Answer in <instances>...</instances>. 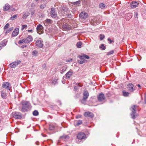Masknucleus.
<instances>
[{"mask_svg":"<svg viewBox=\"0 0 146 146\" xmlns=\"http://www.w3.org/2000/svg\"><path fill=\"white\" fill-rule=\"evenodd\" d=\"M108 41H109V43L110 44H111L112 42H114L113 40H111L109 38H108Z\"/></svg>","mask_w":146,"mask_h":146,"instance_id":"nucleus-49","label":"nucleus"},{"mask_svg":"<svg viewBox=\"0 0 146 146\" xmlns=\"http://www.w3.org/2000/svg\"><path fill=\"white\" fill-rule=\"evenodd\" d=\"M27 27V25H22V26L21 30H23L24 29L26 28Z\"/></svg>","mask_w":146,"mask_h":146,"instance_id":"nucleus-46","label":"nucleus"},{"mask_svg":"<svg viewBox=\"0 0 146 146\" xmlns=\"http://www.w3.org/2000/svg\"><path fill=\"white\" fill-rule=\"evenodd\" d=\"M99 37L100 39L101 40H103L105 37V36L104 35L101 34L99 35Z\"/></svg>","mask_w":146,"mask_h":146,"instance_id":"nucleus-42","label":"nucleus"},{"mask_svg":"<svg viewBox=\"0 0 146 146\" xmlns=\"http://www.w3.org/2000/svg\"><path fill=\"white\" fill-rule=\"evenodd\" d=\"M82 121L81 120H78L76 121L75 122V125L77 126H78L82 123Z\"/></svg>","mask_w":146,"mask_h":146,"instance_id":"nucleus-31","label":"nucleus"},{"mask_svg":"<svg viewBox=\"0 0 146 146\" xmlns=\"http://www.w3.org/2000/svg\"><path fill=\"white\" fill-rule=\"evenodd\" d=\"M138 15V13H135L134 16L135 17H137Z\"/></svg>","mask_w":146,"mask_h":146,"instance_id":"nucleus-56","label":"nucleus"},{"mask_svg":"<svg viewBox=\"0 0 146 146\" xmlns=\"http://www.w3.org/2000/svg\"><path fill=\"white\" fill-rule=\"evenodd\" d=\"M36 2H37L38 1V0H34Z\"/></svg>","mask_w":146,"mask_h":146,"instance_id":"nucleus-62","label":"nucleus"},{"mask_svg":"<svg viewBox=\"0 0 146 146\" xmlns=\"http://www.w3.org/2000/svg\"><path fill=\"white\" fill-rule=\"evenodd\" d=\"M97 25V23H96L95 24L94 23V24H93V25Z\"/></svg>","mask_w":146,"mask_h":146,"instance_id":"nucleus-61","label":"nucleus"},{"mask_svg":"<svg viewBox=\"0 0 146 146\" xmlns=\"http://www.w3.org/2000/svg\"><path fill=\"white\" fill-rule=\"evenodd\" d=\"M89 96V94L87 91H85L84 93L83 98L84 100L87 99Z\"/></svg>","mask_w":146,"mask_h":146,"instance_id":"nucleus-24","label":"nucleus"},{"mask_svg":"<svg viewBox=\"0 0 146 146\" xmlns=\"http://www.w3.org/2000/svg\"><path fill=\"white\" fill-rule=\"evenodd\" d=\"M4 46V45H3L1 43H0V50Z\"/></svg>","mask_w":146,"mask_h":146,"instance_id":"nucleus-52","label":"nucleus"},{"mask_svg":"<svg viewBox=\"0 0 146 146\" xmlns=\"http://www.w3.org/2000/svg\"><path fill=\"white\" fill-rule=\"evenodd\" d=\"M39 142H36V144L38 145V144Z\"/></svg>","mask_w":146,"mask_h":146,"instance_id":"nucleus-60","label":"nucleus"},{"mask_svg":"<svg viewBox=\"0 0 146 146\" xmlns=\"http://www.w3.org/2000/svg\"><path fill=\"white\" fill-rule=\"evenodd\" d=\"M67 68V66L65 65L63 66L60 70V73L61 74L64 73L65 71L66 70Z\"/></svg>","mask_w":146,"mask_h":146,"instance_id":"nucleus-26","label":"nucleus"},{"mask_svg":"<svg viewBox=\"0 0 146 146\" xmlns=\"http://www.w3.org/2000/svg\"><path fill=\"white\" fill-rule=\"evenodd\" d=\"M137 107V106L135 105H134L131 107L132 110V113L131 114V117L133 119H135L137 116V114L136 113Z\"/></svg>","mask_w":146,"mask_h":146,"instance_id":"nucleus-5","label":"nucleus"},{"mask_svg":"<svg viewBox=\"0 0 146 146\" xmlns=\"http://www.w3.org/2000/svg\"><path fill=\"white\" fill-rule=\"evenodd\" d=\"M62 29L64 30H69L70 29L69 25L67 23H65L64 24L62 25Z\"/></svg>","mask_w":146,"mask_h":146,"instance_id":"nucleus-15","label":"nucleus"},{"mask_svg":"<svg viewBox=\"0 0 146 146\" xmlns=\"http://www.w3.org/2000/svg\"><path fill=\"white\" fill-rule=\"evenodd\" d=\"M102 50H105L106 48V47L103 44H102L99 47Z\"/></svg>","mask_w":146,"mask_h":146,"instance_id":"nucleus-33","label":"nucleus"},{"mask_svg":"<svg viewBox=\"0 0 146 146\" xmlns=\"http://www.w3.org/2000/svg\"><path fill=\"white\" fill-rule=\"evenodd\" d=\"M10 9V6L8 4H6L3 8L4 10L7 11Z\"/></svg>","mask_w":146,"mask_h":146,"instance_id":"nucleus-25","label":"nucleus"},{"mask_svg":"<svg viewBox=\"0 0 146 146\" xmlns=\"http://www.w3.org/2000/svg\"><path fill=\"white\" fill-rule=\"evenodd\" d=\"M69 138V136L66 135H64L60 137V140H62L64 141L68 139Z\"/></svg>","mask_w":146,"mask_h":146,"instance_id":"nucleus-20","label":"nucleus"},{"mask_svg":"<svg viewBox=\"0 0 146 146\" xmlns=\"http://www.w3.org/2000/svg\"><path fill=\"white\" fill-rule=\"evenodd\" d=\"M86 100V99L84 100V98H83V99L81 101V102L82 104H84L85 103Z\"/></svg>","mask_w":146,"mask_h":146,"instance_id":"nucleus-50","label":"nucleus"},{"mask_svg":"<svg viewBox=\"0 0 146 146\" xmlns=\"http://www.w3.org/2000/svg\"><path fill=\"white\" fill-rule=\"evenodd\" d=\"M21 103L22 104V107L21 110V111L22 112L27 111L30 106L29 102L27 101H23Z\"/></svg>","mask_w":146,"mask_h":146,"instance_id":"nucleus-2","label":"nucleus"},{"mask_svg":"<svg viewBox=\"0 0 146 146\" xmlns=\"http://www.w3.org/2000/svg\"><path fill=\"white\" fill-rule=\"evenodd\" d=\"M123 96L125 97L128 96L129 94V92H126L125 91L123 90L122 91Z\"/></svg>","mask_w":146,"mask_h":146,"instance_id":"nucleus-30","label":"nucleus"},{"mask_svg":"<svg viewBox=\"0 0 146 146\" xmlns=\"http://www.w3.org/2000/svg\"><path fill=\"white\" fill-rule=\"evenodd\" d=\"M80 17L82 19H86L88 17V14L85 12H81L79 15Z\"/></svg>","mask_w":146,"mask_h":146,"instance_id":"nucleus-12","label":"nucleus"},{"mask_svg":"<svg viewBox=\"0 0 146 146\" xmlns=\"http://www.w3.org/2000/svg\"><path fill=\"white\" fill-rule=\"evenodd\" d=\"M144 102L145 104H146V94H145V98H144Z\"/></svg>","mask_w":146,"mask_h":146,"instance_id":"nucleus-54","label":"nucleus"},{"mask_svg":"<svg viewBox=\"0 0 146 146\" xmlns=\"http://www.w3.org/2000/svg\"><path fill=\"white\" fill-rule=\"evenodd\" d=\"M98 99L99 101L102 102L105 99V97L104 94L101 93L98 95Z\"/></svg>","mask_w":146,"mask_h":146,"instance_id":"nucleus-9","label":"nucleus"},{"mask_svg":"<svg viewBox=\"0 0 146 146\" xmlns=\"http://www.w3.org/2000/svg\"><path fill=\"white\" fill-rule=\"evenodd\" d=\"M83 85L80 84H76V86L74 87V88L75 91H76L78 89V87H82Z\"/></svg>","mask_w":146,"mask_h":146,"instance_id":"nucleus-29","label":"nucleus"},{"mask_svg":"<svg viewBox=\"0 0 146 146\" xmlns=\"http://www.w3.org/2000/svg\"><path fill=\"white\" fill-rule=\"evenodd\" d=\"M78 57L80 59H84V58L87 59L89 58V57L88 55L84 54H83L81 55H79L78 56Z\"/></svg>","mask_w":146,"mask_h":146,"instance_id":"nucleus-18","label":"nucleus"},{"mask_svg":"<svg viewBox=\"0 0 146 146\" xmlns=\"http://www.w3.org/2000/svg\"><path fill=\"white\" fill-rule=\"evenodd\" d=\"M72 59L70 58L66 60V62H72Z\"/></svg>","mask_w":146,"mask_h":146,"instance_id":"nucleus-51","label":"nucleus"},{"mask_svg":"<svg viewBox=\"0 0 146 146\" xmlns=\"http://www.w3.org/2000/svg\"><path fill=\"white\" fill-rule=\"evenodd\" d=\"M99 7L102 9H103L105 7L104 4L103 3H101L99 5Z\"/></svg>","mask_w":146,"mask_h":146,"instance_id":"nucleus-37","label":"nucleus"},{"mask_svg":"<svg viewBox=\"0 0 146 146\" xmlns=\"http://www.w3.org/2000/svg\"><path fill=\"white\" fill-rule=\"evenodd\" d=\"M31 5L32 7H34L35 6V4L34 3H32Z\"/></svg>","mask_w":146,"mask_h":146,"instance_id":"nucleus-57","label":"nucleus"},{"mask_svg":"<svg viewBox=\"0 0 146 146\" xmlns=\"http://www.w3.org/2000/svg\"><path fill=\"white\" fill-rule=\"evenodd\" d=\"M68 21L66 19H62L60 21H58V23L59 24H60L62 26V25L64 24L65 23H67V22Z\"/></svg>","mask_w":146,"mask_h":146,"instance_id":"nucleus-19","label":"nucleus"},{"mask_svg":"<svg viewBox=\"0 0 146 146\" xmlns=\"http://www.w3.org/2000/svg\"><path fill=\"white\" fill-rule=\"evenodd\" d=\"M13 117L17 119H21L22 117L20 113L18 114L15 113L13 115Z\"/></svg>","mask_w":146,"mask_h":146,"instance_id":"nucleus-22","label":"nucleus"},{"mask_svg":"<svg viewBox=\"0 0 146 146\" xmlns=\"http://www.w3.org/2000/svg\"><path fill=\"white\" fill-rule=\"evenodd\" d=\"M33 114L34 116H37L38 115V112L37 110H35L33 112Z\"/></svg>","mask_w":146,"mask_h":146,"instance_id":"nucleus-40","label":"nucleus"},{"mask_svg":"<svg viewBox=\"0 0 146 146\" xmlns=\"http://www.w3.org/2000/svg\"><path fill=\"white\" fill-rule=\"evenodd\" d=\"M7 94L3 91H2L1 92V96L3 99H6L7 97Z\"/></svg>","mask_w":146,"mask_h":146,"instance_id":"nucleus-28","label":"nucleus"},{"mask_svg":"<svg viewBox=\"0 0 146 146\" xmlns=\"http://www.w3.org/2000/svg\"><path fill=\"white\" fill-rule=\"evenodd\" d=\"M59 14L61 16H66L67 15L69 17L71 16L69 13L70 10L69 8L65 6H63L60 7L58 10Z\"/></svg>","mask_w":146,"mask_h":146,"instance_id":"nucleus-1","label":"nucleus"},{"mask_svg":"<svg viewBox=\"0 0 146 146\" xmlns=\"http://www.w3.org/2000/svg\"><path fill=\"white\" fill-rule=\"evenodd\" d=\"M82 44V43L81 42H78L76 44L77 47V48H80L81 47V45Z\"/></svg>","mask_w":146,"mask_h":146,"instance_id":"nucleus-34","label":"nucleus"},{"mask_svg":"<svg viewBox=\"0 0 146 146\" xmlns=\"http://www.w3.org/2000/svg\"><path fill=\"white\" fill-rule=\"evenodd\" d=\"M84 115L85 117H89L90 118H92L94 116L93 113L89 111L84 113Z\"/></svg>","mask_w":146,"mask_h":146,"instance_id":"nucleus-13","label":"nucleus"},{"mask_svg":"<svg viewBox=\"0 0 146 146\" xmlns=\"http://www.w3.org/2000/svg\"><path fill=\"white\" fill-rule=\"evenodd\" d=\"M28 16V13H25L23 15V19H26Z\"/></svg>","mask_w":146,"mask_h":146,"instance_id":"nucleus-44","label":"nucleus"},{"mask_svg":"<svg viewBox=\"0 0 146 146\" xmlns=\"http://www.w3.org/2000/svg\"><path fill=\"white\" fill-rule=\"evenodd\" d=\"M50 14L51 17L52 18H55L57 16V13L55 11L54 8H51Z\"/></svg>","mask_w":146,"mask_h":146,"instance_id":"nucleus-10","label":"nucleus"},{"mask_svg":"<svg viewBox=\"0 0 146 146\" xmlns=\"http://www.w3.org/2000/svg\"><path fill=\"white\" fill-rule=\"evenodd\" d=\"M80 60H78V63L80 64H83L85 62V60L84 59H81Z\"/></svg>","mask_w":146,"mask_h":146,"instance_id":"nucleus-39","label":"nucleus"},{"mask_svg":"<svg viewBox=\"0 0 146 146\" xmlns=\"http://www.w3.org/2000/svg\"><path fill=\"white\" fill-rule=\"evenodd\" d=\"M43 29V27L42 25H38L36 28L37 33L39 34H43L44 33Z\"/></svg>","mask_w":146,"mask_h":146,"instance_id":"nucleus-6","label":"nucleus"},{"mask_svg":"<svg viewBox=\"0 0 146 146\" xmlns=\"http://www.w3.org/2000/svg\"><path fill=\"white\" fill-rule=\"evenodd\" d=\"M13 29V27H11L9 28V29L6 30L5 31V34H7L8 33H9L10 32L12 31Z\"/></svg>","mask_w":146,"mask_h":146,"instance_id":"nucleus-32","label":"nucleus"},{"mask_svg":"<svg viewBox=\"0 0 146 146\" xmlns=\"http://www.w3.org/2000/svg\"><path fill=\"white\" fill-rule=\"evenodd\" d=\"M86 138V135L83 133H79L77 136L76 141L78 143H82V141Z\"/></svg>","mask_w":146,"mask_h":146,"instance_id":"nucleus-3","label":"nucleus"},{"mask_svg":"<svg viewBox=\"0 0 146 146\" xmlns=\"http://www.w3.org/2000/svg\"><path fill=\"white\" fill-rule=\"evenodd\" d=\"M73 72L71 70H70L66 74V77L68 79H69L70 76L73 74Z\"/></svg>","mask_w":146,"mask_h":146,"instance_id":"nucleus-16","label":"nucleus"},{"mask_svg":"<svg viewBox=\"0 0 146 146\" xmlns=\"http://www.w3.org/2000/svg\"><path fill=\"white\" fill-rule=\"evenodd\" d=\"M64 78V76L63 77V78Z\"/></svg>","mask_w":146,"mask_h":146,"instance_id":"nucleus-63","label":"nucleus"},{"mask_svg":"<svg viewBox=\"0 0 146 146\" xmlns=\"http://www.w3.org/2000/svg\"><path fill=\"white\" fill-rule=\"evenodd\" d=\"M9 23H7L6 24L4 27V30L5 31V29L8 28L9 27Z\"/></svg>","mask_w":146,"mask_h":146,"instance_id":"nucleus-45","label":"nucleus"},{"mask_svg":"<svg viewBox=\"0 0 146 146\" xmlns=\"http://www.w3.org/2000/svg\"><path fill=\"white\" fill-rule=\"evenodd\" d=\"M46 7V5H42L40 6V8L42 9H43Z\"/></svg>","mask_w":146,"mask_h":146,"instance_id":"nucleus-47","label":"nucleus"},{"mask_svg":"<svg viewBox=\"0 0 146 146\" xmlns=\"http://www.w3.org/2000/svg\"><path fill=\"white\" fill-rule=\"evenodd\" d=\"M132 13H127L125 16L126 19L128 21L129 20L132 18Z\"/></svg>","mask_w":146,"mask_h":146,"instance_id":"nucleus-21","label":"nucleus"},{"mask_svg":"<svg viewBox=\"0 0 146 146\" xmlns=\"http://www.w3.org/2000/svg\"><path fill=\"white\" fill-rule=\"evenodd\" d=\"M7 42V40H3L2 41V42L1 43L3 45H4V46H5L6 45Z\"/></svg>","mask_w":146,"mask_h":146,"instance_id":"nucleus-41","label":"nucleus"},{"mask_svg":"<svg viewBox=\"0 0 146 146\" xmlns=\"http://www.w3.org/2000/svg\"><path fill=\"white\" fill-rule=\"evenodd\" d=\"M45 22L47 24H50L52 22V21L50 19H47L45 20Z\"/></svg>","mask_w":146,"mask_h":146,"instance_id":"nucleus-36","label":"nucleus"},{"mask_svg":"<svg viewBox=\"0 0 146 146\" xmlns=\"http://www.w3.org/2000/svg\"><path fill=\"white\" fill-rule=\"evenodd\" d=\"M42 67L44 69L46 67V65L45 64H44L42 65Z\"/></svg>","mask_w":146,"mask_h":146,"instance_id":"nucleus-55","label":"nucleus"},{"mask_svg":"<svg viewBox=\"0 0 146 146\" xmlns=\"http://www.w3.org/2000/svg\"><path fill=\"white\" fill-rule=\"evenodd\" d=\"M131 7L132 8H135L137 6L138 4L136 1H133L131 3Z\"/></svg>","mask_w":146,"mask_h":146,"instance_id":"nucleus-27","label":"nucleus"},{"mask_svg":"<svg viewBox=\"0 0 146 146\" xmlns=\"http://www.w3.org/2000/svg\"><path fill=\"white\" fill-rule=\"evenodd\" d=\"M80 3L81 2L80 0L76 2H72L71 3L74 6H75L74 7H75L76 6H79Z\"/></svg>","mask_w":146,"mask_h":146,"instance_id":"nucleus-23","label":"nucleus"},{"mask_svg":"<svg viewBox=\"0 0 146 146\" xmlns=\"http://www.w3.org/2000/svg\"><path fill=\"white\" fill-rule=\"evenodd\" d=\"M18 15H13V16L11 17L10 19L12 20L15 19L16 18H17Z\"/></svg>","mask_w":146,"mask_h":146,"instance_id":"nucleus-38","label":"nucleus"},{"mask_svg":"<svg viewBox=\"0 0 146 146\" xmlns=\"http://www.w3.org/2000/svg\"><path fill=\"white\" fill-rule=\"evenodd\" d=\"M127 89L130 92H133L135 90L134 85L132 83H129L127 85Z\"/></svg>","mask_w":146,"mask_h":146,"instance_id":"nucleus-7","label":"nucleus"},{"mask_svg":"<svg viewBox=\"0 0 146 146\" xmlns=\"http://www.w3.org/2000/svg\"><path fill=\"white\" fill-rule=\"evenodd\" d=\"M21 62L20 60H17L10 64L9 66L11 68H15Z\"/></svg>","mask_w":146,"mask_h":146,"instance_id":"nucleus-8","label":"nucleus"},{"mask_svg":"<svg viewBox=\"0 0 146 146\" xmlns=\"http://www.w3.org/2000/svg\"><path fill=\"white\" fill-rule=\"evenodd\" d=\"M10 84L8 82H4L2 84L3 87L5 88H7L10 90L11 88Z\"/></svg>","mask_w":146,"mask_h":146,"instance_id":"nucleus-14","label":"nucleus"},{"mask_svg":"<svg viewBox=\"0 0 146 146\" xmlns=\"http://www.w3.org/2000/svg\"><path fill=\"white\" fill-rule=\"evenodd\" d=\"M38 52L36 50L33 51L32 52V54L34 56H37L38 55Z\"/></svg>","mask_w":146,"mask_h":146,"instance_id":"nucleus-35","label":"nucleus"},{"mask_svg":"<svg viewBox=\"0 0 146 146\" xmlns=\"http://www.w3.org/2000/svg\"><path fill=\"white\" fill-rule=\"evenodd\" d=\"M19 29L18 28L15 29L12 33V36L14 37L17 36L19 33Z\"/></svg>","mask_w":146,"mask_h":146,"instance_id":"nucleus-17","label":"nucleus"},{"mask_svg":"<svg viewBox=\"0 0 146 146\" xmlns=\"http://www.w3.org/2000/svg\"><path fill=\"white\" fill-rule=\"evenodd\" d=\"M27 31L29 32H32V31H33V30L31 29V30H28Z\"/></svg>","mask_w":146,"mask_h":146,"instance_id":"nucleus-58","label":"nucleus"},{"mask_svg":"<svg viewBox=\"0 0 146 146\" xmlns=\"http://www.w3.org/2000/svg\"><path fill=\"white\" fill-rule=\"evenodd\" d=\"M114 52V51L113 50H111L110 52H108L107 54V55H110L111 54H113Z\"/></svg>","mask_w":146,"mask_h":146,"instance_id":"nucleus-43","label":"nucleus"},{"mask_svg":"<svg viewBox=\"0 0 146 146\" xmlns=\"http://www.w3.org/2000/svg\"><path fill=\"white\" fill-rule=\"evenodd\" d=\"M33 40V38L32 36L28 35L27 38L22 40H20L18 43L19 44H21L23 42L26 43H29L31 42Z\"/></svg>","mask_w":146,"mask_h":146,"instance_id":"nucleus-4","label":"nucleus"},{"mask_svg":"<svg viewBox=\"0 0 146 146\" xmlns=\"http://www.w3.org/2000/svg\"><path fill=\"white\" fill-rule=\"evenodd\" d=\"M137 86L138 87H139V88H141V86H140V84H138L137 85Z\"/></svg>","mask_w":146,"mask_h":146,"instance_id":"nucleus-59","label":"nucleus"},{"mask_svg":"<svg viewBox=\"0 0 146 146\" xmlns=\"http://www.w3.org/2000/svg\"><path fill=\"white\" fill-rule=\"evenodd\" d=\"M35 44L39 48L42 47L43 45V42L41 39L36 41Z\"/></svg>","mask_w":146,"mask_h":146,"instance_id":"nucleus-11","label":"nucleus"},{"mask_svg":"<svg viewBox=\"0 0 146 146\" xmlns=\"http://www.w3.org/2000/svg\"><path fill=\"white\" fill-rule=\"evenodd\" d=\"M74 7H72L71 8V9H72V12L73 13H75V11H76V9L74 8Z\"/></svg>","mask_w":146,"mask_h":146,"instance_id":"nucleus-48","label":"nucleus"},{"mask_svg":"<svg viewBox=\"0 0 146 146\" xmlns=\"http://www.w3.org/2000/svg\"><path fill=\"white\" fill-rule=\"evenodd\" d=\"M81 117V115H78L76 116V118L77 119L80 118Z\"/></svg>","mask_w":146,"mask_h":146,"instance_id":"nucleus-53","label":"nucleus"}]
</instances>
